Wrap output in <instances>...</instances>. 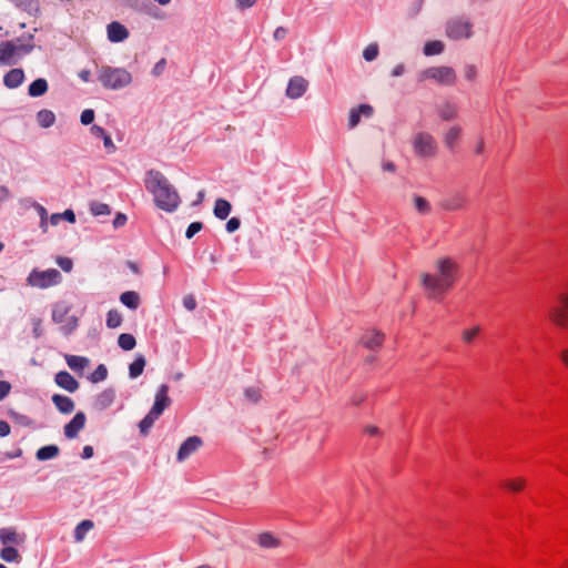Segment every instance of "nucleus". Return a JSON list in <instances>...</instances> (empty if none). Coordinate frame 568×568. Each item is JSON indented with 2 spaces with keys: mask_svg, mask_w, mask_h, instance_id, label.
Masks as SVG:
<instances>
[{
  "mask_svg": "<svg viewBox=\"0 0 568 568\" xmlns=\"http://www.w3.org/2000/svg\"><path fill=\"white\" fill-rule=\"evenodd\" d=\"M120 6L129 8L135 12L152 14L154 6L150 0H116Z\"/></svg>",
  "mask_w": 568,
  "mask_h": 568,
  "instance_id": "2eb2a0df",
  "label": "nucleus"
},
{
  "mask_svg": "<svg viewBox=\"0 0 568 568\" xmlns=\"http://www.w3.org/2000/svg\"><path fill=\"white\" fill-rule=\"evenodd\" d=\"M51 399L55 408L62 414H71L74 410V402L65 395L54 394Z\"/></svg>",
  "mask_w": 568,
  "mask_h": 568,
  "instance_id": "6ab92c4d",
  "label": "nucleus"
},
{
  "mask_svg": "<svg viewBox=\"0 0 568 568\" xmlns=\"http://www.w3.org/2000/svg\"><path fill=\"white\" fill-rule=\"evenodd\" d=\"M114 399L115 390L106 388L97 396L94 405L99 410H104L113 404Z\"/></svg>",
  "mask_w": 568,
  "mask_h": 568,
  "instance_id": "412c9836",
  "label": "nucleus"
},
{
  "mask_svg": "<svg viewBox=\"0 0 568 568\" xmlns=\"http://www.w3.org/2000/svg\"><path fill=\"white\" fill-rule=\"evenodd\" d=\"M59 454H60L59 446L54 445V444H50V445H45V446L40 447L36 452V458L39 462H45V460H50V459H53V458L58 457Z\"/></svg>",
  "mask_w": 568,
  "mask_h": 568,
  "instance_id": "4be33fe9",
  "label": "nucleus"
},
{
  "mask_svg": "<svg viewBox=\"0 0 568 568\" xmlns=\"http://www.w3.org/2000/svg\"><path fill=\"white\" fill-rule=\"evenodd\" d=\"M93 454H94L93 447L90 445H87L82 449L81 457L83 459H90L93 456Z\"/></svg>",
  "mask_w": 568,
  "mask_h": 568,
  "instance_id": "774afa93",
  "label": "nucleus"
},
{
  "mask_svg": "<svg viewBox=\"0 0 568 568\" xmlns=\"http://www.w3.org/2000/svg\"><path fill=\"white\" fill-rule=\"evenodd\" d=\"M466 203V199L462 193H456L445 199L442 202L443 209L447 211H455L462 209Z\"/></svg>",
  "mask_w": 568,
  "mask_h": 568,
  "instance_id": "b1692460",
  "label": "nucleus"
},
{
  "mask_svg": "<svg viewBox=\"0 0 568 568\" xmlns=\"http://www.w3.org/2000/svg\"><path fill=\"white\" fill-rule=\"evenodd\" d=\"M378 55V47L375 43L368 44L363 51V58L371 62L374 61Z\"/></svg>",
  "mask_w": 568,
  "mask_h": 568,
  "instance_id": "de8ad7c7",
  "label": "nucleus"
},
{
  "mask_svg": "<svg viewBox=\"0 0 568 568\" xmlns=\"http://www.w3.org/2000/svg\"><path fill=\"white\" fill-rule=\"evenodd\" d=\"M413 149L418 156L432 158L436 154L437 144L429 133L419 132L414 136Z\"/></svg>",
  "mask_w": 568,
  "mask_h": 568,
  "instance_id": "423d86ee",
  "label": "nucleus"
},
{
  "mask_svg": "<svg viewBox=\"0 0 568 568\" xmlns=\"http://www.w3.org/2000/svg\"><path fill=\"white\" fill-rule=\"evenodd\" d=\"M91 134L103 141V145L109 153H113L115 151V145L112 141L111 135L100 125L93 124L90 129Z\"/></svg>",
  "mask_w": 568,
  "mask_h": 568,
  "instance_id": "a211bd4d",
  "label": "nucleus"
},
{
  "mask_svg": "<svg viewBox=\"0 0 568 568\" xmlns=\"http://www.w3.org/2000/svg\"><path fill=\"white\" fill-rule=\"evenodd\" d=\"M257 0H236V7L241 10L252 8Z\"/></svg>",
  "mask_w": 568,
  "mask_h": 568,
  "instance_id": "69168bd1",
  "label": "nucleus"
},
{
  "mask_svg": "<svg viewBox=\"0 0 568 568\" xmlns=\"http://www.w3.org/2000/svg\"><path fill=\"white\" fill-rule=\"evenodd\" d=\"M144 186L153 195L154 204L162 211L173 213L178 210L181 197L168 180V178L155 169L145 172Z\"/></svg>",
  "mask_w": 568,
  "mask_h": 568,
  "instance_id": "f257e3e1",
  "label": "nucleus"
},
{
  "mask_svg": "<svg viewBox=\"0 0 568 568\" xmlns=\"http://www.w3.org/2000/svg\"><path fill=\"white\" fill-rule=\"evenodd\" d=\"M24 81V72L20 68L11 69L3 77V84L9 89H17Z\"/></svg>",
  "mask_w": 568,
  "mask_h": 568,
  "instance_id": "f3484780",
  "label": "nucleus"
},
{
  "mask_svg": "<svg viewBox=\"0 0 568 568\" xmlns=\"http://www.w3.org/2000/svg\"><path fill=\"white\" fill-rule=\"evenodd\" d=\"M551 320L554 323H556L559 326L565 327L568 323V316L566 314V311L564 308H555L551 312Z\"/></svg>",
  "mask_w": 568,
  "mask_h": 568,
  "instance_id": "c03bdc74",
  "label": "nucleus"
},
{
  "mask_svg": "<svg viewBox=\"0 0 568 568\" xmlns=\"http://www.w3.org/2000/svg\"><path fill=\"white\" fill-rule=\"evenodd\" d=\"M307 90V81L303 77H293L290 79L286 95L290 99L301 98Z\"/></svg>",
  "mask_w": 568,
  "mask_h": 568,
  "instance_id": "ddd939ff",
  "label": "nucleus"
},
{
  "mask_svg": "<svg viewBox=\"0 0 568 568\" xmlns=\"http://www.w3.org/2000/svg\"><path fill=\"white\" fill-rule=\"evenodd\" d=\"M10 415L14 420H17L22 426L31 425V419L27 415L16 413V412H11Z\"/></svg>",
  "mask_w": 568,
  "mask_h": 568,
  "instance_id": "6e6d98bb",
  "label": "nucleus"
},
{
  "mask_svg": "<svg viewBox=\"0 0 568 568\" xmlns=\"http://www.w3.org/2000/svg\"><path fill=\"white\" fill-rule=\"evenodd\" d=\"M203 229V223L202 222H192L186 231H185V237L187 240H191L195 234H197L201 230Z\"/></svg>",
  "mask_w": 568,
  "mask_h": 568,
  "instance_id": "09e8293b",
  "label": "nucleus"
},
{
  "mask_svg": "<svg viewBox=\"0 0 568 568\" xmlns=\"http://www.w3.org/2000/svg\"><path fill=\"white\" fill-rule=\"evenodd\" d=\"M456 265L449 258L437 262V274H424L423 285L429 292L432 298H438L440 294L449 290L455 282Z\"/></svg>",
  "mask_w": 568,
  "mask_h": 568,
  "instance_id": "f03ea898",
  "label": "nucleus"
},
{
  "mask_svg": "<svg viewBox=\"0 0 568 568\" xmlns=\"http://www.w3.org/2000/svg\"><path fill=\"white\" fill-rule=\"evenodd\" d=\"M465 78L469 81H473L475 78H476V74H477V70L474 65H466L465 67Z\"/></svg>",
  "mask_w": 568,
  "mask_h": 568,
  "instance_id": "e2e57ef3",
  "label": "nucleus"
},
{
  "mask_svg": "<svg viewBox=\"0 0 568 568\" xmlns=\"http://www.w3.org/2000/svg\"><path fill=\"white\" fill-rule=\"evenodd\" d=\"M473 24L464 18H455L446 23V36L453 40L468 39L471 37Z\"/></svg>",
  "mask_w": 568,
  "mask_h": 568,
  "instance_id": "0eeeda50",
  "label": "nucleus"
},
{
  "mask_svg": "<svg viewBox=\"0 0 568 568\" xmlns=\"http://www.w3.org/2000/svg\"><path fill=\"white\" fill-rule=\"evenodd\" d=\"M159 419L158 415H151V412L149 413L140 420L139 423V430L142 436H146L150 433V429L154 425L155 420Z\"/></svg>",
  "mask_w": 568,
  "mask_h": 568,
  "instance_id": "2f4dec72",
  "label": "nucleus"
},
{
  "mask_svg": "<svg viewBox=\"0 0 568 568\" xmlns=\"http://www.w3.org/2000/svg\"><path fill=\"white\" fill-rule=\"evenodd\" d=\"M98 80L108 90H121L132 82L131 73L124 68L101 67Z\"/></svg>",
  "mask_w": 568,
  "mask_h": 568,
  "instance_id": "7ed1b4c3",
  "label": "nucleus"
},
{
  "mask_svg": "<svg viewBox=\"0 0 568 568\" xmlns=\"http://www.w3.org/2000/svg\"><path fill=\"white\" fill-rule=\"evenodd\" d=\"M183 306L187 311H194L196 307V301L193 295L189 294L183 297Z\"/></svg>",
  "mask_w": 568,
  "mask_h": 568,
  "instance_id": "13d9d810",
  "label": "nucleus"
},
{
  "mask_svg": "<svg viewBox=\"0 0 568 568\" xmlns=\"http://www.w3.org/2000/svg\"><path fill=\"white\" fill-rule=\"evenodd\" d=\"M479 333V327H474L471 329H465L463 332V339L464 342L466 343H470L476 336L477 334Z\"/></svg>",
  "mask_w": 568,
  "mask_h": 568,
  "instance_id": "4d7b16f0",
  "label": "nucleus"
},
{
  "mask_svg": "<svg viewBox=\"0 0 568 568\" xmlns=\"http://www.w3.org/2000/svg\"><path fill=\"white\" fill-rule=\"evenodd\" d=\"M0 540L3 545L17 542V532L12 528L0 529Z\"/></svg>",
  "mask_w": 568,
  "mask_h": 568,
  "instance_id": "37998d69",
  "label": "nucleus"
},
{
  "mask_svg": "<svg viewBox=\"0 0 568 568\" xmlns=\"http://www.w3.org/2000/svg\"><path fill=\"white\" fill-rule=\"evenodd\" d=\"M55 384L68 390L74 393L79 388V382L67 371H60L54 376Z\"/></svg>",
  "mask_w": 568,
  "mask_h": 568,
  "instance_id": "4468645a",
  "label": "nucleus"
},
{
  "mask_svg": "<svg viewBox=\"0 0 568 568\" xmlns=\"http://www.w3.org/2000/svg\"><path fill=\"white\" fill-rule=\"evenodd\" d=\"M108 368L104 364H100L97 366L93 373L89 376L91 383H99L106 378Z\"/></svg>",
  "mask_w": 568,
  "mask_h": 568,
  "instance_id": "ea45409f",
  "label": "nucleus"
},
{
  "mask_svg": "<svg viewBox=\"0 0 568 568\" xmlns=\"http://www.w3.org/2000/svg\"><path fill=\"white\" fill-rule=\"evenodd\" d=\"M64 358L72 371H83L90 363L89 358L84 356L65 355Z\"/></svg>",
  "mask_w": 568,
  "mask_h": 568,
  "instance_id": "c85d7f7f",
  "label": "nucleus"
},
{
  "mask_svg": "<svg viewBox=\"0 0 568 568\" xmlns=\"http://www.w3.org/2000/svg\"><path fill=\"white\" fill-rule=\"evenodd\" d=\"M90 211L94 216L109 215L111 213V207L105 203L92 202L90 204Z\"/></svg>",
  "mask_w": 568,
  "mask_h": 568,
  "instance_id": "79ce46f5",
  "label": "nucleus"
},
{
  "mask_svg": "<svg viewBox=\"0 0 568 568\" xmlns=\"http://www.w3.org/2000/svg\"><path fill=\"white\" fill-rule=\"evenodd\" d=\"M93 528V523L89 519H84L79 523L74 529V538L80 541L84 538L85 534Z\"/></svg>",
  "mask_w": 568,
  "mask_h": 568,
  "instance_id": "72a5a7b5",
  "label": "nucleus"
},
{
  "mask_svg": "<svg viewBox=\"0 0 568 568\" xmlns=\"http://www.w3.org/2000/svg\"><path fill=\"white\" fill-rule=\"evenodd\" d=\"M240 226L241 220L239 217L233 216L226 222L225 229L229 233H234L240 229Z\"/></svg>",
  "mask_w": 568,
  "mask_h": 568,
  "instance_id": "864d4df0",
  "label": "nucleus"
},
{
  "mask_svg": "<svg viewBox=\"0 0 568 568\" xmlns=\"http://www.w3.org/2000/svg\"><path fill=\"white\" fill-rule=\"evenodd\" d=\"M108 40L113 43L123 42L129 38V30L118 21H112L106 27Z\"/></svg>",
  "mask_w": 568,
  "mask_h": 568,
  "instance_id": "f8f14e48",
  "label": "nucleus"
},
{
  "mask_svg": "<svg viewBox=\"0 0 568 568\" xmlns=\"http://www.w3.org/2000/svg\"><path fill=\"white\" fill-rule=\"evenodd\" d=\"M445 49V45L439 40L427 41L424 44L423 52L426 57L440 54Z\"/></svg>",
  "mask_w": 568,
  "mask_h": 568,
  "instance_id": "7c9ffc66",
  "label": "nucleus"
},
{
  "mask_svg": "<svg viewBox=\"0 0 568 568\" xmlns=\"http://www.w3.org/2000/svg\"><path fill=\"white\" fill-rule=\"evenodd\" d=\"M57 264L67 273L71 272L73 268V262L70 257L59 256L57 258Z\"/></svg>",
  "mask_w": 568,
  "mask_h": 568,
  "instance_id": "8fccbe9b",
  "label": "nucleus"
},
{
  "mask_svg": "<svg viewBox=\"0 0 568 568\" xmlns=\"http://www.w3.org/2000/svg\"><path fill=\"white\" fill-rule=\"evenodd\" d=\"M61 220H65L69 223H75V213L71 209H67L63 213H60Z\"/></svg>",
  "mask_w": 568,
  "mask_h": 568,
  "instance_id": "680f3d73",
  "label": "nucleus"
},
{
  "mask_svg": "<svg viewBox=\"0 0 568 568\" xmlns=\"http://www.w3.org/2000/svg\"><path fill=\"white\" fill-rule=\"evenodd\" d=\"M170 405L169 386L161 384L155 393L153 406L150 409L151 415H158L160 417Z\"/></svg>",
  "mask_w": 568,
  "mask_h": 568,
  "instance_id": "6e6552de",
  "label": "nucleus"
},
{
  "mask_svg": "<svg viewBox=\"0 0 568 568\" xmlns=\"http://www.w3.org/2000/svg\"><path fill=\"white\" fill-rule=\"evenodd\" d=\"M17 52V47L12 41H4L0 43V63L3 65L13 64V55Z\"/></svg>",
  "mask_w": 568,
  "mask_h": 568,
  "instance_id": "aec40b11",
  "label": "nucleus"
},
{
  "mask_svg": "<svg viewBox=\"0 0 568 568\" xmlns=\"http://www.w3.org/2000/svg\"><path fill=\"white\" fill-rule=\"evenodd\" d=\"M61 280L62 275L55 268H48L45 271H39L34 268L29 273L27 277V282L29 285L39 288H48L50 286L58 285L61 282Z\"/></svg>",
  "mask_w": 568,
  "mask_h": 568,
  "instance_id": "39448f33",
  "label": "nucleus"
},
{
  "mask_svg": "<svg viewBox=\"0 0 568 568\" xmlns=\"http://www.w3.org/2000/svg\"><path fill=\"white\" fill-rule=\"evenodd\" d=\"M118 345L123 351H132L136 345V339L132 334L122 333L118 338Z\"/></svg>",
  "mask_w": 568,
  "mask_h": 568,
  "instance_id": "473e14b6",
  "label": "nucleus"
},
{
  "mask_svg": "<svg viewBox=\"0 0 568 568\" xmlns=\"http://www.w3.org/2000/svg\"><path fill=\"white\" fill-rule=\"evenodd\" d=\"M12 2L17 8L27 11L32 12L38 10V1L37 0H9Z\"/></svg>",
  "mask_w": 568,
  "mask_h": 568,
  "instance_id": "4c0bfd02",
  "label": "nucleus"
},
{
  "mask_svg": "<svg viewBox=\"0 0 568 568\" xmlns=\"http://www.w3.org/2000/svg\"><path fill=\"white\" fill-rule=\"evenodd\" d=\"M438 114L439 116L445 120V121H449V120H453L456 114H457V110H456V106L449 102H446L444 105H442L439 109H438Z\"/></svg>",
  "mask_w": 568,
  "mask_h": 568,
  "instance_id": "c9c22d12",
  "label": "nucleus"
},
{
  "mask_svg": "<svg viewBox=\"0 0 568 568\" xmlns=\"http://www.w3.org/2000/svg\"><path fill=\"white\" fill-rule=\"evenodd\" d=\"M11 390V384L7 381H0V400H3Z\"/></svg>",
  "mask_w": 568,
  "mask_h": 568,
  "instance_id": "bf43d9fd",
  "label": "nucleus"
},
{
  "mask_svg": "<svg viewBox=\"0 0 568 568\" xmlns=\"http://www.w3.org/2000/svg\"><path fill=\"white\" fill-rule=\"evenodd\" d=\"M383 341H384V334L378 331H375V329L367 331L362 336V344L371 351H375V349L379 348L383 344Z\"/></svg>",
  "mask_w": 568,
  "mask_h": 568,
  "instance_id": "dca6fc26",
  "label": "nucleus"
},
{
  "mask_svg": "<svg viewBox=\"0 0 568 568\" xmlns=\"http://www.w3.org/2000/svg\"><path fill=\"white\" fill-rule=\"evenodd\" d=\"M81 124L90 125L94 121V111L92 109H85L80 115Z\"/></svg>",
  "mask_w": 568,
  "mask_h": 568,
  "instance_id": "3c124183",
  "label": "nucleus"
},
{
  "mask_svg": "<svg viewBox=\"0 0 568 568\" xmlns=\"http://www.w3.org/2000/svg\"><path fill=\"white\" fill-rule=\"evenodd\" d=\"M120 302L128 308L135 311L140 305V295L135 291H125L120 295Z\"/></svg>",
  "mask_w": 568,
  "mask_h": 568,
  "instance_id": "bb28decb",
  "label": "nucleus"
},
{
  "mask_svg": "<svg viewBox=\"0 0 568 568\" xmlns=\"http://www.w3.org/2000/svg\"><path fill=\"white\" fill-rule=\"evenodd\" d=\"M85 414L83 412H78L72 419L64 425V436L69 439H73L79 435V432L85 425Z\"/></svg>",
  "mask_w": 568,
  "mask_h": 568,
  "instance_id": "9b49d317",
  "label": "nucleus"
},
{
  "mask_svg": "<svg viewBox=\"0 0 568 568\" xmlns=\"http://www.w3.org/2000/svg\"><path fill=\"white\" fill-rule=\"evenodd\" d=\"M17 41L19 42V44L16 45L17 52L28 54L34 49L33 34L31 33L21 36Z\"/></svg>",
  "mask_w": 568,
  "mask_h": 568,
  "instance_id": "c756f323",
  "label": "nucleus"
},
{
  "mask_svg": "<svg viewBox=\"0 0 568 568\" xmlns=\"http://www.w3.org/2000/svg\"><path fill=\"white\" fill-rule=\"evenodd\" d=\"M244 396H245L246 399H248L252 403H257L258 399L261 398L260 390L257 388H254V387L245 388Z\"/></svg>",
  "mask_w": 568,
  "mask_h": 568,
  "instance_id": "603ef678",
  "label": "nucleus"
},
{
  "mask_svg": "<svg viewBox=\"0 0 568 568\" xmlns=\"http://www.w3.org/2000/svg\"><path fill=\"white\" fill-rule=\"evenodd\" d=\"M33 206L36 207V210L38 211V214L40 216V227L42 229L43 232H47V229H48V222H47L48 212H47L45 207L42 206L41 204L37 203V202H33Z\"/></svg>",
  "mask_w": 568,
  "mask_h": 568,
  "instance_id": "49530a36",
  "label": "nucleus"
},
{
  "mask_svg": "<svg viewBox=\"0 0 568 568\" xmlns=\"http://www.w3.org/2000/svg\"><path fill=\"white\" fill-rule=\"evenodd\" d=\"M414 203H415L416 210L422 214H426L430 211L429 202L423 196L415 195Z\"/></svg>",
  "mask_w": 568,
  "mask_h": 568,
  "instance_id": "a18cd8bd",
  "label": "nucleus"
},
{
  "mask_svg": "<svg viewBox=\"0 0 568 568\" xmlns=\"http://www.w3.org/2000/svg\"><path fill=\"white\" fill-rule=\"evenodd\" d=\"M48 89V81L44 78H38L29 84L28 94L32 98H39L44 95Z\"/></svg>",
  "mask_w": 568,
  "mask_h": 568,
  "instance_id": "5701e85b",
  "label": "nucleus"
},
{
  "mask_svg": "<svg viewBox=\"0 0 568 568\" xmlns=\"http://www.w3.org/2000/svg\"><path fill=\"white\" fill-rule=\"evenodd\" d=\"M232 211V205L227 200L217 199L214 204L213 213L216 219L225 220Z\"/></svg>",
  "mask_w": 568,
  "mask_h": 568,
  "instance_id": "a878e982",
  "label": "nucleus"
},
{
  "mask_svg": "<svg viewBox=\"0 0 568 568\" xmlns=\"http://www.w3.org/2000/svg\"><path fill=\"white\" fill-rule=\"evenodd\" d=\"M258 544L263 548H275L280 541L271 532H263L258 536Z\"/></svg>",
  "mask_w": 568,
  "mask_h": 568,
  "instance_id": "e433bc0d",
  "label": "nucleus"
},
{
  "mask_svg": "<svg viewBox=\"0 0 568 568\" xmlns=\"http://www.w3.org/2000/svg\"><path fill=\"white\" fill-rule=\"evenodd\" d=\"M165 67H166V60L164 58L160 59L153 67L151 73L152 75L154 77H160L164 70H165Z\"/></svg>",
  "mask_w": 568,
  "mask_h": 568,
  "instance_id": "5fc2aeb1",
  "label": "nucleus"
},
{
  "mask_svg": "<svg viewBox=\"0 0 568 568\" xmlns=\"http://www.w3.org/2000/svg\"><path fill=\"white\" fill-rule=\"evenodd\" d=\"M460 135V128L452 126L445 135V144L447 148L453 149Z\"/></svg>",
  "mask_w": 568,
  "mask_h": 568,
  "instance_id": "a19ab883",
  "label": "nucleus"
},
{
  "mask_svg": "<svg viewBox=\"0 0 568 568\" xmlns=\"http://www.w3.org/2000/svg\"><path fill=\"white\" fill-rule=\"evenodd\" d=\"M286 36H287V29H285L284 27H277L273 33V37L276 41H281V40L285 39Z\"/></svg>",
  "mask_w": 568,
  "mask_h": 568,
  "instance_id": "0e129e2a",
  "label": "nucleus"
},
{
  "mask_svg": "<svg viewBox=\"0 0 568 568\" xmlns=\"http://www.w3.org/2000/svg\"><path fill=\"white\" fill-rule=\"evenodd\" d=\"M36 116L38 124L43 129L52 126L55 122V114L48 109H42L38 111Z\"/></svg>",
  "mask_w": 568,
  "mask_h": 568,
  "instance_id": "cd10ccee",
  "label": "nucleus"
},
{
  "mask_svg": "<svg viewBox=\"0 0 568 568\" xmlns=\"http://www.w3.org/2000/svg\"><path fill=\"white\" fill-rule=\"evenodd\" d=\"M128 221V217L124 213H116L114 220H113V226L114 229H120Z\"/></svg>",
  "mask_w": 568,
  "mask_h": 568,
  "instance_id": "052dcab7",
  "label": "nucleus"
},
{
  "mask_svg": "<svg viewBox=\"0 0 568 568\" xmlns=\"http://www.w3.org/2000/svg\"><path fill=\"white\" fill-rule=\"evenodd\" d=\"M203 442L201 437L199 436H190L187 437L180 446L176 459L179 462L185 460L189 456H191L194 452H196L201 446Z\"/></svg>",
  "mask_w": 568,
  "mask_h": 568,
  "instance_id": "1a4fd4ad",
  "label": "nucleus"
},
{
  "mask_svg": "<svg viewBox=\"0 0 568 568\" xmlns=\"http://www.w3.org/2000/svg\"><path fill=\"white\" fill-rule=\"evenodd\" d=\"M146 359L144 355L138 354L134 361L129 365V376L132 379L138 378L144 371Z\"/></svg>",
  "mask_w": 568,
  "mask_h": 568,
  "instance_id": "393cba45",
  "label": "nucleus"
},
{
  "mask_svg": "<svg viewBox=\"0 0 568 568\" xmlns=\"http://www.w3.org/2000/svg\"><path fill=\"white\" fill-rule=\"evenodd\" d=\"M374 114V109L371 104L363 103L356 108H352L348 114V129H354L361 122V116L371 118Z\"/></svg>",
  "mask_w": 568,
  "mask_h": 568,
  "instance_id": "9d476101",
  "label": "nucleus"
},
{
  "mask_svg": "<svg viewBox=\"0 0 568 568\" xmlns=\"http://www.w3.org/2000/svg\"><path fill=\"white\" fill-rule=\"evenodd\" d=\"M105 323L109 328H116L122 323V315L116 310H110Z\"/></svg>",
  "mask_w": 568,
  "mask_h": 568,
  "instance_id": "58836bf2",
  "label": "nucleus"
},
{
  "mask_svg": "<svg viewBox=\"0 0 568 568\" xmlns=\"http://www.w3.org/2000/svg\"><path fill=\"white\" fill-rule=\"evenodd\" d=\"M11 427L6 420H0V437H6L10 434Z\"/></svg>",
  "mask_w": 568,
  "mask_h": 568,
  "instance_id": "338daca9",
  "label": "nucleus"
},
{
  "mask_svg": "<svg viewBox=\"0 0 568 568\" xmlns=\"http://www.w3.org/2000/svg\"><path fill=\"white\" fill-rule=\"evenodd\" d=\"M456 72L450 67H430L418 73L417 81L434 80L442 85H453L456 81Z\"/></svg>",
  "mask_w": 568,
  "mask_h": 568,
  "instance_id": "20e7f679",
  "label": "nucleus"
},
{
  "mask_svg": "<svg viewBox=\"0 0 568 568\" xmlns=\"http://www.w3.org/2000/svg\"><path fill=\"white\" fill-rule=\"evenodd\" d=\"M0 557L7 562H14L19 561L20 555L17 550V548L12 546H6L0 551Z\"/></svg>",
  "mask_w": 568,
  "mask_h": 568,
  "instance_id": "f704fd0d",
  "label": "nucleus"
}]
</instances>
